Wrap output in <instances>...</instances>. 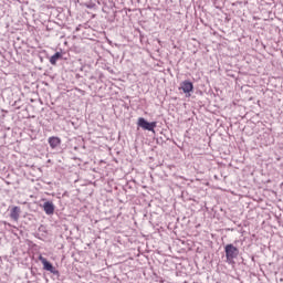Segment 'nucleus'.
<instances>
[{
	"label": "nucleus",
	"mask_w": 283,
	"mask_h": 283,
	"mask_svg": "<svg viewBox=\"0 0 283 283\" xmlns=\"http://www.w3.org/2000/svg\"><path fill=\"white\" fill-rule=\"evenodd\" d=\"M224 253H226V262L228 264H235L233 260L240 255V249H238L233 243H229L224 247Z\"/></svg>",
	"instance_id": "obj_1"
},
{
	"label": "nucleus",
	"mask_w": 283,
	"mask_h": 283,
	"mask_svg": "<svg viewBox=\"0 0 283 283\" xmlns=\"http://www.w3.org/2000/svg\"><path fill=\"white\" fill-rule=\"evenodd\" d=\"M157 126H158L157 122H147L145 117H139L137 119V127H140L145 132H155Z\"/></svg>",
	"instance_id": "obj_2"
},
{
	"label": "nucleus",
	"mask_w": 283,
	"mask_h": 283,
	"mask_svg": "<svg viewBox=\"0 0 283 283\" xmlns=\"http://www.w3.org/2000/svg\"><path fill=\"white\" fill-rule=\"evenodd\" d=\"M39 260L40 262H42L44 271H49V273H52L53 275H56L59 277V270H56V268H54V265L50 261H48V259L43 258V255H40Z\"/></svg>",
	"instance_id": "obj_3"
},
{
	"label": "nucleus",
	"mask_w": 283,
	"mask_h": 283,
	"mask_svg": "<svg viewBox=\"0 0 283 283\" xmlns=\"http://www.w3.org/2000/svg\"><path fill=\"white\" fill-rule=\"evenodd\" d=\"M42 207L46 216H54V209H56V207L52 201H45Z\"/></svg>",
	"instance_id": "obj_4"
},
{
	"label": "nucleus",
	"mask_w": 283,
	"mask_h": 283,
	"mask_svg": "<svg viewBox=\"0 0 283 283\" xmlns=\"http://www.w3.org/2000/svg\"><path fill=\"white\" fill-rule=\"evenodd\" d=\"M179 90H182L184 94H190V92H193V83L190 81H184Z\"/></svg>",
	"instance_id": "obj_5"
},
{
	"label": "nucleus",
	"mask_w": 283,
	"mask_h": 283,
	"mask_svg": "<svg viewBox=\"0 0 283 283\" xmlns=\"http://www.w3.org/2000/svg\"><path fill=\"white\" fill-rule=\"evenodd\" d=\"M20 213H21V208L17 207V206L13 207L10 212L11 220H14L17 222L19 220Z\"/></svg>",
	"instance_id": "obj_6"
},
{
	"label": "nucleus",
	"mask_w": 283,
	"mask_h": 283,
	"mask_svg": "<svg viewBox=\"0 0 283 283\" xmlns=\"http://www.w3.org/2000/svg\"><path fill=\"white\" fill-rule=\"evenodd\" d=\"M49 145H50L51 149H56V147H59L61 145V138L54 137V136L50 137Z\"/></svg>",
	"instance_id": "obj_7"
},
{
	"label": "nucleus",
	"mask_w": 283,
	"mask_h": 283,
	"mask_svg": "<svg viewBox=\"0 0 283 283\" xmlns=\"http://www.w3.org/2000/svg\"><path fill=\"white\" fill-rule=\"evenodd\" d=\"M61 59H63V53L55 52L54 55L50 57L51 65H56L57 61H61Z\"/></svg>",
	"instance_id": "obj_8"
}]
</instances>
